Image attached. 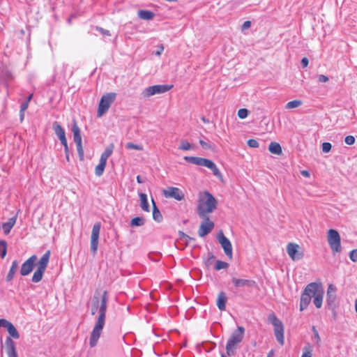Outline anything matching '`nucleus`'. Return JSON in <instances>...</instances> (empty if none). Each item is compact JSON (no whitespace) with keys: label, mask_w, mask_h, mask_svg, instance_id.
<instances>
[{"label":"nucleus","mask_w":357,"mask_h":357,"mask_svg":"<svg viewBox=\"0 0 357 357\" xmlns=\"http://www.w3.org/2000/svg\"><path fill=\"white\" fill-rule=\"evenodd\" d=\"M163 50H164V47H163V45H160V46L159 47V49L155 52V55H157V56H160V55L162 54V52H163Z\"/></svg>","instance_id":"52"},{"label":"nucleus","mask_w":357,"mask_h":357,"mask_svg":"<svg viewBox=\"0 0 357 357\" xmlns=\"http://www.w3.org/2000/svg\"><path fill=\"white\" fill-rule=\"evenodd\" d=\"M6 351L8 357H17L15 342L10 337L6 340Z\"/></svg>","instance_id":"19"},{"label":"nucleus","mask_w":357,"mask_h":357,"mask_svg":"<svg viewBox=\"0 0 357 357\" xmlns=\"http://www.w3.org/2000/svg\"><path fill=\"white\" fill-rule=\"evenodd\" d=\"M184 160L192 164L198 166L206 167L210 169L216 177H218L221 181L223 180V176L221 172L217 167L216 165L212 160L206 158L193 156H185Z\"/></svg>","instance_id":"4"},{"label":"nucleus","mask_w":357,"mask_h":357,"mask_svg":"<svg viewBox=\"0 0 357 357\" xmlns=\"http://www.w3.org/2000/svg\"><path fill=\"white\" fill-rule=\"evenodd\" d=\"M199 144L200 145L202 146V148H204V149H212V146L211 144L202 140V139H200L199 140Z\"/></svg>","instance_id":"47"},{"label":"nucleus","mask_w":357,"mask_h":357,"mask_svg":"<svg viewBox=\"0 0 357 357\" xmlns=\"http://www.w3.org/2000/svg\"><path fill=\"white\" fill-rule=\"evenodd\" d=\"M126 149H135L137 151L143 150V146L141 144H135L132 142H128L126 145Z\"/></svg>","instance_id":"36"},{"label":"nucleus","mask_w":357,"mask_h":357,"mask_svg":"<svg viewBox=\"0 0 357 357\" xmlns=\"http://www.w3.org/2000/svg\"><path fill=\"white\" fill-rule=\"evenodd\" d=\"M102 114H103V113H98V116L101 117Z\"/></svg>","instance_id":"63"},{"label":"nucleus","mask_w":357,"mask_h":357,"mask_svg":"<svg viewBox=\"0 0 357 357\" xmlns=\"http://www.w3.org/2000/svg\"><path fill=\"white\" fill-rule=\"evenodd\" d=\"M31 98H32V95H30L28 97L27 101L26 102L22 104L20 112H24L27 109V107H28V102L31 100Z\"/></svg>","instance_id":"49"},{"label":"nucleus","mask_w":357,"mask_h":357,"mask_svg":"<svg viewBox=\"0 0 357 357\" xmlns=\"http://www.w3.org/2000/svg\"><path fill=\"white\" fill-rule=\"evenodd\" d=\"M151 202L153 204V218L156 222H160L162 220V214H161L160 211L158 210V208H157L156 204L153 199H152Z\"/></svg>","instance_id":"29"},{"label":"nucleus","mask_w":357,"mask_h":357,"mask_svg":"<svg viewBox=\"0 0 357 357\" xmlns=\"http://www.w3.org/2000/svg\"><path fill=\"white\" fill-rule=\"evenodd\" d=\"M64 149H65V151H66V154H68V145L66 146H64ZM66 158L68 160L69 159L68 155H66Z\"/></svg>","instance_id":"59"},{"label":"nucleus","mask_w":357,"mask_h":357,"mask_svg":"<svg viewBox=\"0 0 357 357\" xmlns=\"http://www.w3.org/2000/svg\"><path fill=\"white\" fill-rule=\"evenodd\" d=\"M140 205L143 211L149 212V206L148 203L147 195L144 193H139Z\"/></svg>","instance_id":"28"},{"label":"nucleus","mask_w":357,"mask_h":357,"mask_svg":"<svg viewBox=\"0 0 357 357\" xmlns=\"http://www.w3.org/2000/svg\"><path fill=\"white\" fill-rule=\"evenodd\" d=\"M312 347L310 346L305 347L303 349V354L301 357H312Z\"/></svg>","instance_id":"38"},{"label":"nucleus","mask_w":357,"mask_h":357,"mask_svg":"<svg viewBox=\"0 0 357 357\" xmlns=\"http://www.w3.org/2000/svg\"><path fill=\"white\" fill-rule=\"evenodd\" d=\"M137 181L139 183H143V181L142 180L140 176H137Z\"/></svg>","instance_id":"58"},{"label":"nucleus","mask_w":357,"mask_h":357,"mask_svg":"<svg viewBox=\"0 0 357 357\" xmlns=\"http://www.w3.org/2000/svg\"><path fill=\"white\" fill-rule=\"evenodd\" d=\"M145 220L143 218L136 217L132 219L130 225L132 227H139L144 225Z\"/></svg>","instance_id":"35"},{"label":"nucleus","mask_w":357,"mask_h":357,"mask_svg":"<svg viewBox=\"0 0 357 357\" xmlns=\"http://www.w3.org/2000/svg\"><path fill=\"white\" fill-rule=\"evenodd\" d=\"M244 332V328L243 326H238V328L232 333L226 345L227 356H231L236 354L238 344H240L243 339Z\"/></svg>","instance_id":"3"},{"label":"nucleus","mask_w":357,"mask_h":357,"mask_svg":"<svg viewBox=\"0 0 357 357\" xmlns=\"http://www.w3.org/2000/svg\"><path fill=\"white\" fill-rule=\"evenodd\" d=\"M101 224L98 222H96L92 228L91 235V251L93 255H95L97 252L98 248V239L100 235Z\"/></svg>","instance_id":"10"},{"label":"nucleus","mask_w":357,"mask_h":357,"mask_svg":"<svg viewBox=\"0 0 357 357\" xmlns=\"http://www.w3.org/2000/svg\"><path fill=\"white\" fill-rule=\"evenodd\" d=\"M309 61L307 57H303L301 60V65L303 68H305L308 66Z\"/></svg>","instance_id":"50"},{"label":"nucleus","mask_w":357,"mask_h":357,"mask_svg":"<svg viewBox=\"0 0 357 357\" xmlns=\"http://www.w3.org/2000/svg\"><path fill=\"white\" fill-rule=\"evenodd\" d=\"M16 219V217L10 218L6 222L3 224L2 229L6 234H8L10 231V229L15 224Z\"/></svg>","instance_id":"24"},{"label":"nucleus","mask_w":357,"mask_h":357,"mask_svg":"<svg viewBox=\"0 0 357 357\" xmlns=\"http://www.w3.org/2000/svg\"><path fill=\"white\" fill-rule=\"evenodd\" d=\"M331 147H332L331 144L328 142H324L322 144V151L324 153L329 152L331 149Z\"/></svg>","instance_id":"44"},{"label":"nucleus","mask_w":357,"mask_h":357,"mask_svg":"<svg viewBox=\"0 0 357 357\" xmlns=\"http://www.w3.org/2000/svg\"><path fill=\"white\" fill-rule=\"evenodd\" d=\"M336 287L331 284L328 287L327 293H326V302L329 305H332L334 304L336 299Z\"/></svg>","instance_id":"18"},{"label":"nucleus","mask_w":357,"mask_h":357,"mask_svg":"<svg viewBox=\"0 0 357 357\" xmlns=\"http://www.w3.org/2000/svg\"><path fill=\"white\" fill-rule=\"evenodd\" d=\"M172 85L158 84L145 88L142 92L143 98H149L155 95H159L167 92L172 88Z\"/></svg>","instance_id":"8"},{"label":"nucleus","mask_w":357,"mask_h":357,"mask_svg":"<svg viewBox=\"0 0 357 357\" xmlns=\"http://www.w3.org/2000/svg\"><path fill=\"white\" fill-rule=\"evenodd\" d=\"M53 128L55 132V134L57 135L59 139H62V138L66 137L64 130L56 122H55L53 124Z\"/></svg>","instance_id":"32"},{"label":"nucleus","mask_w":357,"mask_h":357,"mask_svg":"<svg viewBox=\"0 0 357 357\" xmlns=\"http://www.w3.org/2000/svg\"><path fill=\"white\" fill-rule=\"evenodd\" d=\"M248 113H238V116L239 119H245L248 116Z\"/></svg>","instance_id":"54"},{"label":"nucleus","mask_w":357,"mask_h":357,"mask_svg":"<svg viewBox=\"0 0 357 357\" xmlns=\"http://www.w3.org/2000/svg\"><path fill=\"white\" fill-rule=\"evenodd\" d=\"M317 79L319 82L321 83L327 82L329 80L328 77L324 75H319L317 76Z\"/></svg>","instance_id":"48"},{"label":"nucleus","mask_w":357,"mask_h":357,"mask_svg":"<svg viewBox=\"0 0 357 357\" xmlns=\"http://www.w3.org/2000/svg\"><path fill=\"white\" fill-rule=\"evenodd\" d=\"M218 241L224 250L225 255L229 259H232V245L230 241L224 235L223 232L220 231L218 234Z\"/></svg>","instance_id":"11"},{"label":"nucleus","mask_w":357,"mask_h":357,"mask_svg":"<svg viewBox=\"0 0 357 357\" xmlns=\"http://www.w3.org/2000/svg\"><path fill=\"white\" fill-rule=\"evenodd\" d=\"M301 174L303 176L307 177V178L310 176V172L307 170H302V171H301Z\"/></svg>","instance_id":"53"},{"label":"nucleus","mask_w":357,"mask_h":357,"mask_svg":"<svg viewBox=\"0 0 357 357\" xmlns=\"http://www.w3.org/2000/svg\"><path fill=\"white\" fill-rule=\"evenodd\" d=\"M77 151L79 155V158L81 160H84V149L82 143L76 144Z\"/></svg>","instance_id":"40"},{"label":"nucleus","mask_w":357,"mask_h":357,"mask_svg":"<svg viewBox=\"0 0 357 357\" xmlns=\"http://www.w3.org/2000/svg\"><path fill=\"white\" fill-rule=\"evenodd\" d=\"M311 299H312V298H311L310 294V292L307 291V287H306L304 290V292L303 293V294L301 295V302H300V310L301 311H303L305 308H307V307L308 306V305L310 303Z\"/></svg>","instance_id":"21"},{"label":"nucleus","mask_w":357,"mask_h":357,"mask_svg":"<svg viewBox=\"0 0 357 357\" xmlns=\"http://www.w3.org/2000/svg\"><path fill=\"white\" fill-rule=\"evenodd\" d=\"M18 268V261L15 260L12 262L11 267L9 270V272L6 276L7 281H10L15 274V272Z\"/></svg>","instance_id":"30"},{"label":"nucleus","mask_w":357,"mask_h":357,"mask_svg":"<svg viewBox=\"0 0 357 357\" xmlns=\"http://www.w3.org/2000/svg\"><path fill=\"white\" fill-rule=\"evenodd\" d=\"M97 29L103 35L110 36L109 31L105 30L102 28H97Z\"/></svg>","instance_id":"51"},{"label":"nucleus","mask_w":357,"mask_h":357,"mask_svg":"<svg viewBox=\"0 0 357 357\" xmlns=\"http://www.w3.org/2000/svg\"><path fill=\"white\" fill-rule=\"evenodd\" d=\"M138 16L143 20H149L153 18L154 14L151 11L140 10L138 11Z\"/></svg>","instance_id":"31"},{"label":"nucleus","mask_w":357,"mask_h":357,"mask_svg":"<svg viewBox=\"0 0 357 357\" xmlns=\"http://www.w3.org/2000/svg\"><path fill=\"white\" fill-rule=\"evenodd\" d=\"M238 112H248V110L245 108L240 109Z\"/></svg>","instance_id":"60"},{"label":"nucleus","mask_w":357,"mask_h":357,"mask_svg":"<svg viewBox=\"0 0 357 357\" xmlns=\"http://www.w3.org/2000/svg\"><path fill=\"white\" fill-rule=\"evenodd\" d=\"M229 264L227 262L222 261H217L215 264V269L219 271L221 269H225L228 267Z\"/></svg>","instance_id":"39"},{"label":"nucleus","mask_w":357,"mask_h":357,"mask_svg":"<svg viewBox=\"0 0 357 357\" xmlns=\"http://www.w3.org/2000/svg\"><path fill=\"white\" fill-rule=\"evenodd\" d=\"M313 331V340L316 341L317 343H319L321 341L320 336L316 328L314 326L312 327Z\"/></svg>","instance_id":"42"},{"label":"nucleus","mask_w":357,"mask_h":357,"mask_svg":"<svg viewBox=\"0 0 357 357\" xmlns=\"http://www.w3.org/2000/svg\"><path fill=\"white\" fill-rule=\"evenodd\" d=\"M1 257L4 258L6 255V243L5 241H1Z\"/></svg>","instance_id":"41"},{"label":"nucleus","mask_w":357,"mask_h":357,"mask_svg":"<svg viewBox=\"0 0 357 357\" xmlns=\"http://www.w3.org/2000/svg\"><path fill=\"white\" fill-rule=\"evenodd\" d=\"M299 245L296 243H289L287 245V252L293 261L299 260L303 258V254L299 250Z\"/></svg>","instance_id":"13"},{"label":"nucleus","mask_w":357,"mask_h":357,"mask_svg":"<svg viewBox=\"0 0 357 357\" xmlns=\"http://www.w3.org/2000/svg\"><path fill=\"white\" fill-rule=\"evenodd\" d=\"M162 194L166 198H174L177 201H181L184 199L183 192L176 187H167L162 190Z\"/></svg>","instance_id":"12"},{"label":"nucleus","mask_w":357,"mask_h":357,"mask_svg":"<svg viewBox=\"0 0 357 357\" xmlns=\"http://www.w3.org/2000/svg\"><path fill=\"white\" fill-rule=\"evenodd\" d=\"M191 144L186 140H181L179 149L184 151L191 149Z\"/></svg>","instance_id":"37"},{"label":"nucleus","mask_w":357,"mask_h":357,"mask_svg":"<svg viewBox=\"0 0 357 357\" xmlns=\"http://www.w3.org/2000/svg\"><path fill=\"white\" fill-rule=\"evenodd\" d=\"M36 261L37 257L36 255L31 256L22 264L20 269V274L22 276H26L31 273L33 269Z\"/></svg>","instance_id":"14"},{"label":"nucleus","mask_w":357,"mask_h":357,"mask_svg":"<svg viewBox=\"0 0 357 357\" xmlns=\"http://www.w3.org/2000/svg\"><path fill=\"white\" fill-rule=\"evenodd\" d=\"M327 241L333 253L341 251V238L337 231L329 229L327 233Z\"/></svg>","instance_id":"9"},{"label":"nucleus","mask_w":357,"mask_h":357,"mask_svg":"<svg viewBox=\"0 0 357 357\" xmlns=\"http://www.w3.org/2000/svg\"><path fill=\"white\" fill-rule=\"evenodd\" d=\"M344 142L348 145H352L355 143V138L351 135H348L345 137Z\"/></svg>","instance_id":"45"},{"label":"nucleus","mask_w":357,"mask_h":357,"mask_svg":"<svg viewBox=\"0 0 357 357\" xmlns=\"http://www.w3.org/2000/svg\"><path fill=\"white\" fill-rule=\"evenodd\" d=\"M114 98H115L114 93H107L106 95H104L100 101L98 112L107 111L109 109L112 102L114 101Z\"/></svg>","instance_id":"15"},{"label":"nucleus","mask_w":357,"mask_h":357,"mask_svg":"<svg viewBox=\"0 0 357 357\" xmlns=\"http://www.w3.org/2000/svg\"><path fill=\"white\" fill-rule=\"evenodd\" d=\"M273 356H274V351H273V350H271L268 352L267 357H273Z\"/></svg>","instance_id":"57"},{"label":"nucleus","mask_w":357,"mask_h":357,"mask_svg":"<svg viewBox=\"0 0 357 357\" xmlns=\"http://www.w3.org/2000/svg\"><path fill=\"white\" fill-rule=\"evenodd\" d=\"M250 21H245L244 23H243V27L245 29H247V28H249L250 26Z\"/></svg>","instance_id":"56"},{"label":"nucleus","mask_w":357,"mask_h":357,"mask_svg":"<svg viewBox=\"0 0 357 357\" xmlns=\"http://www.w3.org/2000/svg\"><path fill=\"white\" fill-rule=\"evenodd\" d=\"M221 357H226V356L224 354H221Z\"/></svg>","instance_id":"64"},{"label":"nucleus","mask_w":357,"mask_h":357,"mask_svg":"<svg viewBox=\"0 0 357 357\" xmlns=\"http://www.w3.org/2000/svg\"><path fill=\"white\" fill-rule=\"evenodd\" d=\"M268 151L273 153L280 155L282 153L281 146L277 142H271L268 146Z\"/></svg>","instance_id":"25"},{"label":"nucleus","mask_w":357,"mask_h":357,"mask_svg":"<svg viewBox=\"0 0 357 357\" xmlns=\"http://www.w3.org/2000/svg\"><path fill=\"white\" fill-rule=\"evenodd\" d=\"M231 281L236 287H253L255 284V282L251 280L233 278Z\"/></svg>","instance_id":"20"},{"label":"nucleus","mask_w":357,"mask_h":357,"mask_svg":"<svg viewBox=\"0 0 357 357\" xmlns=\"http://www.w3.org/2000/svg\"><path fill=\"white\" fill-rule=\"evenodd\" d=\"M227 296L223 291L219 293L217 298V306L220 310H225L226 308Z\"/></svg>","instance_id":"22"},{"label":"nucleus","mask_w":357,"mask_h":357,"mask_svg":"<svg viewBox=\"0 0 357 357\" xmlns=\"http://www.w3.org/2000/svg\"><path fill=\"white\" fill-rule=\"evenodd\" d=\"M248 145L251 148H257L259 146V142L254 139H250L247 142Z\"/></svg>","instance_id":"43"},{"label":"nucleus","mask_w":357,"mask_h":357,"mask_svg":"<svg viewBox=\"0 0 357 357\" xmlns=\"http://www.w3.org/2000/svg\"><path fill=\"white\" fill-rule=\"evenodd\" d=\"M59 140L61 141V143L63 145V146H66L68 145L67 140H66V137L59 139Z\"/></svg>","instance_id":"55"},{"label":"nucleus","mask_w":357,"mask_h":357,"mask_svg":"<svg viewBox=\"0 0 357 357\" xmlns=\"http://www.w3.org/2000/svg\"><path fill=\"white\" fill-rule=\"evenodd\" d=\"M0 323H1L2 327H4L7 329V331L10 335L9 337H13L15 339H18L20 337L19 333L11 322L7 321L6 319H0Z\"/></svg>","instance_id":"17"},{"label":"nucleus","mask_w":357,"mask_h":357,"mask_svg":"<svg viewBox=\"0 0 357 357\" xmlns=\"http://www.w3.org/2000/svg\"><path fill=\"white\" fill-rule=\"evenodd\" d=\"M106 164V162L100 160L98 165L95 168V174L97 176H100L103 174Z\"/></svg>","instance_id":"33"},{"label":"nucleus","mask_w":357,"mask_h":357,"mask_svg":"<svg viewBox=\"0 0 357 357\" xmlns=\"http://www.w3.org/2000/svg\"><path fill=\"white\" fill-rule=\"evenodd\" d=\"M307 291L310 292L316 307L320 308L322 305L324 294L322 285L316 282H312L307 285Z\"/></svg>","instance_id":"5"},{"label":"nucleus","mask_w":357,"mask_h":357,"mask_svg":"<svg viewBox=\"0 0 357 357\" xmlns=\"http://www.w3.org/2000/svg\"><path fill=\"white\" fill-rule=\"evenodd\" d=\"M268 321L273 326L274 335L280 344H284V328L282 322L275 315L270 314L268 317Z\"/></svg>","instance_id":"6"},{"label":"nucleus","mask_w":357,"mask_h":357,"mask_svg":"<svg viewBox=\"0 0 357 357\" xmlns=\"http://www.w3.org/2000/svg\"><path fill=\"white\" fill-rule=\"evenodd\" d=\"M349 258L353 261H357V249L353 250L350 252Z\"/></svg>","instance_id":"46"},{"label":"nucleus","mask_w":357,"mask_h":357,"mask_svg":"<svg viewBox=\"0 0 357 357\" xmlns=\"http://www.w3.org/2000/svg\"><path fill=\"white\" fill-rule=\"evenodd\" d=\"M72 132L73 133L74 141L76 144L82 143V137L80 135V130L76 123H74L72 127Z\"/></svg>","instance_id":"23"},{"label":"nucleus","mask_w":357,"mask_h":357,"mask_svg":"<svg viewBox=\"0 0 357 357\" xmlns=\"http://www.w3.org/2000/svg\"><path fill=\"white\" fill-rule=\"evenodd\" d=\"M302 105V101L300 100H294L287 103L285 108L287 109H291L297 108Z\"/></svg>","instance_id":"34"},{"label":"nucleus","mask_w":357,"mask_h":357,"mask_svg":"<svg viewBox=\"0 0 357 357\" xmlns=\"http://www.w3.org/2000/svg\"><path fill=\"white\" fill-rule=\"evenodd\" d=\"M114 147V146L113 144H109L102 153L100 160L107 162L108 158L113 153Z\"/></svg>","instance_id":"26"},{"label":"nucleus","mask_w":357,"mask_h":357,"mask_svg":"<svg viewBox=\"0 0 357 357\" xmlns=\"http://www.w3.org/2000/svg\"><path fill=\"white\" fill-rule=\"evenodd\" d=\"M107 302V292L106 291H103L101 298L96 295L93 298L91 308V314L94 315L98 312V316L89 336V346L91 348L95 347L98 344L102 333L105 324Z\"/></svg>","instance_id":"1"},{"label":"nucleus","mask_w":357,"mask_h":357,"mask_svg":"<svg viewBox=\"0 0 357 357\" xmlns=\"http://www.w3.org/2000/svg\"><path fill=\"white\" fill-rule=\"evenodd\" d=\"M216 199L208 191L201 192L198 195L197 211L202 218H206L217 207Z\"/></svg>","instance_id":"2"},{"label":"nucleus","mask_w":357,"mask_h":357,"mask_svg":"<svg viewBox=\"0 0 357 357\" xmlns=\"http://www.w3.org/2000/svg\"><path fill=\"white\" fill-rule=\"evenodd\" d=\"M202 121L204 122V123H208L209 121L208 120H206L204 117H202Z\"/></svg>","instance_id":"61"},{"label":"nucleus","mask_w":357,"mask_h":357,"mask_svg":"<svg viewBox=\"0 0 357 357\" xmlns=\"http://www.w3.org/2000/svg\"><path fill=\"white\" fill-rule=\"evenodd\" d=\"M204 219V221L202 222L198 230V234L200 237H204L209 234L214 227V223L208 219V217Z\"/></svg>","instance_id":"16"},{"label":"nucleus","mask_w":357,"mask_h":357,"mask_svg":"<svg viewBox=\"0 0 357 357\" xmlns=\"http://www.w3.org/2000/svg\"><path fill=\"white\" fill-rule=\"evenodd\" d=\"M23 119H24V115H23L22 113H21V114H20V120H21V121H22Z\"/></svg>","instance_id":"62"},{"label":"nucleus","mask_w":357,"mask_h":357,"mask_svg":"<svg viewBox=\"0 0 357 357\" xmlns=\"http://www.w3.org/2000/svg\"><path fill=\"white\" fill-rule=\"evenodd\" d=\"M50 257V251L47 250L40 259L37 264V268L32 276L31 280L33 282L37 283L42 280L45 269L48 265Z\"/></svg>","instance_id":"7"},{"label":"nucleus","mask_w":357,"mask_h":357,"mask_svg":"<svg viewBox=\"0 0 357 357\" xmlns=\"http://www.w3.org/2000/svg\"><path fill=\"white\" fill-rule=\"evenodd\" d=\"M114 147V146L113 144H109L102 153L100 160L107 162L108 158L113 153Z\"/></svg>","instance_id":"27"}]
</instances>
